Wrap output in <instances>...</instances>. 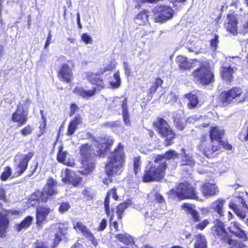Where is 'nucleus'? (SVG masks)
<instances>
[{
	"label": "nucleus",
	"instance_id": "f257e3e1",
	"mask_svg": "<svg viewBox=\"0 0 248 248\" xmlns=\"http://www.w3.org/2000/svg\"><path fill=\"white\" fill-rule=\"evenodd\" d=\"M108 159L106 165L107 175L110 177L120 174L125 162L124 147L121 144L119 143L117 148L111 153Z\"/></svg>",
	"mask_w": 248,
	"mask_h": 248
},
{
	"label": "nucleus",
	"instance_id": "f03ea898",
	"mask_svg": "<svg viewBox=\"0 0 248 248\" xmlns=\"http://www.w3.org/2000/svg\"><path fill=\"white\" fill-rule=\"evenodd\" d=\"M86 78L92 84L96 85L92 90H86L81 87H76L74 92L75 94L83 98H88L93 96L97 91H99L105 87V84L99 74L88 72L86 74Z\"/></svg>",
	"mask_w": 248,
	"mask_h": 248
},
{
	"label": "nucleus",
	"instance_id": "7ed1b4c3",
	"mask_svg": "<svg viewBox=\"0 0 248 248\" xmlns=\"http://www.w3.org/2000/svg\"><path fill=\"white\" fill-rule=\"evenodd\" d=\"M155 162L157 164L151 166L148 170L145 171L143 176L144 182L158 181L164 177L167 166L165 159L161 155H158L155 158Z\"/></svg>",
	"mask_w": 248,
	"mask_h": 248
},
{
	"label": "nucleus",
	"instance_id": "20e7f679",
	"mask_svg": "<svg viewBox=\"0 0 248 248\" xmlns=\"http://www.w3.org/2000/svg\"><path fill=\"white\" fill-rule=\"evenodd\" d=\"M194 79L203 85H207L212 82L214 75L211 71L209 64L202 63L199 68L194 70L192 73Z\"/></svg>",
	"mask_w": 248,
	"mask_h": 248
},
{
	"label": "nucleus",
	"instance_id": "39448f33",
	"mask_svg": "<svg viewBox=\"0 0 248 248\" xmlns=\"http://www.w3.org/2000/svg\"><path fill=\"white\" fill-rule=\"evenodd\" d=\"M156 128L157 131L163 137H166L165 144L169 146L172 143L171 140L174 139L175 134L167 122L164 119H159L154 123Z\"/></svg>",
	"mask_w": 248,
	"mask_h": 248
},
{
	"label": "nucleus",
	"instance_id": "423d86ee",
	"mask_svg": "<svg viewBox=\"0 0 248 248\" xmlns=\"http://www.w3.org/2000/svg\"><path fill=\"white\" fill-rule=\"evenodd\" d=\"M171 195H175L179 200L185 199H197V193L193 187L187 183L180 184L176 190L170 191Z\"/></svg>",
	"mask_w": 248,
	"mask_h": 248
},
{
	"label": "nucleus",
	"instance_id": "0eeeda50",
	"mask_svg": "<svg viewBox=\"0 0 248 248\" xmlns=\"http://www.w3.org/2000/svg\"><path fill=\"white\" fill-rule=\"evenodd\" d=\"M153 12L155 21L158 23L164 22L171 18L173 15V11L169 6H156Z\"/></svg>",
	"mask_w": 248,
	"mask_h": 248
},
{
	"label": "nucleus",
	"instance_id": "6e6552de",
	"mask_svg": "<svg viewBox=\"0 0 248 248\" xmlns=\"http://www.w3.org/2000/svg\"><path fill=\"white\" fill-rule=\"evenodd\" d=\"M57 182L51 178L47 180V182L43 188V202H46L50 196L57 193Z\"/></svg>",
	"mask_w": 248,
	"mask_h": 248
},
{
	"label": "nucleus",
	"instance_id": "1a4fd4ad",
	"mask_svg": "<svg viewBox=\"0 0 248 248\" xmlns=\"http://www.w3.org/2000/svg\"><path fill=\"white\" fill-rule=\"evenodd\" d=\"M11 120L13 123H17L21 126L25 124L28 120V113L25 111L22 106H18L16 111L13 114Z\"/></svg>",
	"mask_w": 248,
	"mask_h": 248
},
{
	"label": "nucleus",
	"instance_id": "9d476101",
	"mask_svg": "<svg viewBox=\"0 0 248 248\" xmlns=\"http://www.w3.org/2000/svg\"><path fill=\"white\" fill-rule=\"evenodd\" d=\"M242 93L240 88H234L230 90L223 93L220 95L221 101L223 103L229 104L234 99L239 96Z\"/></svg>",
	"mask_w": 248,
	"mask_h": 248
},
{
	"label": "nucleus",
	"instance_id": "9b49d317",
	"mask_svg": "<svg viewBox=\"0 0 248 248\" xmlns=\"http://www.w3.org/2000/svg\"><path fill=\"white\" fill-rule=\"evenodd\" d=\"M237 23L236 15L234 14L228 15L224 23L225 28L228 31L234 35L237 33Z\"/></svg>",
	"mask_w": 248,
	"mask_h": 248
},
{
	"label": "nucleus",
	"instance_id": "f8f14e48",
	"mask_svg": "<svg viewBox=\"0 0 248 248\" xmlns=\"http://www.w3.org/2000/svg\"><path fill=\"white\" fill-rule=\"evenodd\" d=\"M62 175L64 176L62 178L64 183L71 184L74 186H77L81 183V178L70 170L66 169Z\"/></svg>",
	"mask_w": 248,
	"mask_h": 248
},
{
	"label": "nucleus",
	"instance_id": "ddd939ff",
	"mask_svg": "<svg viewBox=\"0 0 248 248\" xmlns=\"http://www.w3.org/2000/svg\"><path fill=\"white\" fill-rule=\"evenodd\" d=\"M33 156L32 152H30L22 156V158L17 163L16 168V173L21 175L27 169L28 162Z\"/></svg>",
	"mask_w": 248,
	"mask_h": 248
},
{
	"label": "nucleus",
	"instance_id": "4468645a",
	"mask_svg": "<svg viewBox=\"0 0 248 248\" xmlns=\"http://www.w3.org/2000/svg\"><path fill=\"white\" fill-rule=\"evenodd\" d=\"M74 228L76 230L80 231L82 234L86 237L88 240L91 241V243L94 246L97 245V241L94 236L93 234L90 231L80 222H77L74 225Z\"/></svg>",
	"mask_w": 248,
	"mask_h": 248
},
{
	"label": "nucleus",
	"instance_id": "2eb2a0df",
	"mask_svg": "<svg viewBox=\"0 0 248 248\" xmlns=\"http://www.w3.org/2000/svg\"><path fill=\"white\" fill-rule=\"evenodd\" d=\"M113 142L112 139H101L95 141V145L97 147V153L98 155H104L105 153Z\"/></svg>",
	"mask_w": 248,
	"mask_h": 248
},
{
	"label": "nucleus",
	"instance_id": "dca6fc26",
	"mask_svg": "<svg viewBox=\"0 0 248 248\" xmlns=\"http://www.w3.org/2000/svg\"><path fill=\"white\" fill-rule=\"evenodd\" d=\"M176 62L180 69L185 70L193 68L199 64V62L196 60L187 61L186 58L182 56L177 57Z\"/></svg>",
	"mask_w": 248,
	"mask_h": 248
},
{
	"label": "nucleus",
	"instance_id": "f3484780",
	"mask_svg": "<svg viewBox=\"0 0 248 248\" xmlns=\"http://www.w3.org/2000/svg\"><path fill=\"white\" fill-rule=\"evenodd\" d=\"M67 155H69L67 152L63 151V146H60L57 156L58 161L68 166H74L75 165L74 160L67 157Z\"/></svg>",
	"mask_w": 248,
	"mask_h": 248
},
{
	"label": "nucleus",
	"instance_id": "a211bd4d",
	"mask_svg": "<svg viewBox=\"0 0 248 248\" xmlns=\"http://www.w3.org/2000/svg\"><path fill=\"white\" fill-rule=\"evenodd\" d=\"M212 232L214 235L217 236L222 239L227 235V232L224 229V223L219 220H217L216 224L212 229Z\"/></svg>",
	"mask_w": 248,
	"mask_h": 248
},
{
	"label": "nucleus",
	"instance_id": "6ab92c4d",
	"mask_svg": "<svg viewBox=\"0 0 248 248\" xmlns=\"http://www.w3.org/2000/svg\"><path fill=\"white\" fill-rule=\"evenodd\" d=\"M181 207L182 209L184 210L187 213L191 215L194 221L197 222L200 220L199 214L195 209V205L189 203H184L182 205Z\"/></svg>",
	"mask_w": 248,
	"mask_h": 248
},
{
	"label": "nucleus",
	"instance_id": "aec40b11",
	"mask_svg": "<svg viewBox=\"0 0 248 248\" xmlns=\"http://www.w3.org/2000/svg\"><path fill=\"white\" fill-rule=\"evenodd\" d=\"M50 209L46 207H39L36 210V220L39 225L42 224L43 221L46 219V217L50 213Z\"/></svg>",
	"mask_w": 248,
	"mask_h": 248
},
{
	"label": "nucleus",
	"instance_id": "412c9836",
	"mask_svg": "<svg viewBox=\"0 0 248 248\" xmlns=\"http://www.w3.org/2000/svg\"><path fill=\"white\" fill-rule=\"evenodd\" d=\"M59 75L61 78V80L67 83L70 82L72 78L71 70L67 64H64L62 66L60 71Z\"/></svg>",
	"mask_w": 248,
	"mask_h": 248
},
{
	"label": "nucleus",
	"instance_id": "4be33fe9",
	"mask_svg": "<svg viewBox=\"0 0 248 248\" xmlns=\"http://www.w3.org/2000/svg\"><path fill=\"white\" fill-rule=\"evenodd\" d=\"M81 164L83 169L82 172L84 174H89L94 169L93 158L81 159Z\"/></svg>",
	"mask_w": 248,
	"mask_h": 248
},
{
	"label": "nucleus",
	"instance_id": "5701e85b",
	"mask_svg": "<svg viewBox=\"0 0 248 248\" xmlns=\"http://www.w3.org/2000/svg\"><path fill=\"white\" fill-rule=\"evenodd\" d=\"M218 191L217 187L215 184L207 183L202 187V192L204 196H211Z\"/></svg>",
	"mask_w": 248,
	"mask_h": 248
},
{
	"label": "nucleus",
	"instance_id": "b1692460",
	"mask_svg": "<svg viewBox=\"0 0 248 248\" xmlns=\"http://www.w3.org/2000/svg\"><path fill=\"white\" fill-rule=\"evenodd\" d=\"M224 133V130L221 127L218 126L212 127L210 130V139L221 140Z\"/></svg>",
	"mask_w": 248,
	"mask_h": 248
},
{
	"label": "nucleus",
	"instance_id": "393cba45",
	"mask_svg": "<svg viewBox=\"0 0 248 248\" xmlns=\"http://www.w3.org/2000/svg\"><path fill=\"white\" fill-rule=\"evenodd\" d=\"M80 153L82 156L81 159L93 158L94 156V153H93L91 146L88 144H83L81 146Z\"/></svg>",
	"mask_w": 248,
	"mask_h": 248
},
{
	"label": "nucleus",
	"instance_id": "a878e982",
	"mask_svg": "<svg viewBox=\"0 0 248 248\" xmlns=\"http://www.w3.org/2000/svg\"><path fill=\"white\" fill-rule=\"evenodd\" d=\"M234 71L235 69L231 66H222L221 70V76L224 79L230 82L232 79V74Z\"/></svg>",
	"mask_w": 248,
	"mask_h": 248
},
{
	"label": "nucleus",
	"instance_id": "bb28decb",
	"mask_svg": "<svg viewBox=\"0 0 248 248\" xmlns=\"http://www.w3.org/2000/svg\"><path fill=\"white\" fill-rule=\"evenodd\" d=\"M115 237L121 242L125 245L133 246L135 241L133 237L127 233H120L116 235Z\"/></svg>",
	"mask_w": 248,
	"mask_h": 248
},
{
	"label": "nucleus",
	"instance_id": "cd10ccee",
	"mask_svg": "<svg viewBox=\"0 0 248 248\" xmlns=\"http://www.w3.org/2000/svg\"><path fill=\"white\" fill-rule=\"evenodd\" d=\"M149 13V12L144 10L138 14L135 18V23L139 25H143L147 23Z\"/></svg>",
	"mask_w": 248,
	"mask_h": 248
},
{
	"label": "nucleus",
	"instance_id": "c85d7f7f",
	"mask_svg": "<svg viewBox=\"0 0 248 248\" xmlns=\"http://www.w3.org/2000/svg\"><path fill=\"white\" fill-rule=\"evenodd\" d=\"M9 220L7 217L0 213V236L3 237L4 235Z\"/></svg>",
	"mask_w": 248,
	"mask_h": 248
},
{
	"label": "nucleus",
	"instance_id": "c756f323",
	"mask_svg": "<svg viewBox=\"0 0 248 248\" xmlns=\"http://www.w3.org/2000/svg\"><path fill=\"white\" fill-rule=\"evenodd\" d=\"M33 218L30 216L26 217L20 223L17 224L15 227L18 232L21 231L22 229H26L31 224Z\"/></svg>",
	"mask_w": 248,
	"mask_h": 248
},
{
	"label": "nucleus",
	"instance_id": "7c9ffc66",
	"mask_svg": "<svg viewBox=\"0 0 248 248\" xmlns=\"http://www.w3.org/2000/svg\"><path fill=\"white\" fill-rule=\"evenodd\" d=\"M211 149L206 150V153L208 155H212L213 153L221 149L223 144L221 140H211Z\"/></svg>",
	"mask_w": 248,
	"mask_h": 248
},
{
	"label": "nucleus",
	"instance_id": "2f4dec72",
	"mask_svg": "<svg viewBox=\"0 0 248 248\" xmlns=\"http://www.w3.org/2000/svg\"><path fill=\"white\" fill-rule=\"evenodd\" d=\"M81 122V118L76 117L69 124L68 127L67 134L69 136L72 135L77 128V125Z\"/></svg>",
	"mask_w": 248,
	"mask_h": 248
},
{
	"label": "nucleus",
	"instance_id": "473e14b6",
	"mask_svg": "<svg viewBox=\"0 0 248 248\" xmlns=\"http://www.w3.org/2000/svg\"><path fill=\"white\" fill-rule=\"evenodd\" d=\"M185 97L187 98L189 102L187 106L189 108H196L198 104L199 101L197 96L192 93H188L185 95Z\"/></svg>",
	"mask_w": 248,
	"mask_h": 248
},
{
	"label": "nucleus",
	"instance_id": "72a5a7b5",
	"mask_svg": "<svg viewBox=\"0 0 248 248\" xmlns=\"http://www.w3.org/2000/svg\"><path fill=\"white\" fill-rule=\"evenodd\" d=\"M194 248H207V242L204 235L198 234L196 236Z\"/></svg>",
	"mask_w": 248,
	"mask_h": 248
},
{
	"label": "nucleus",
	"instance_id": "f704fd0d",
	"mask_svg": "<svg viewBox=\"0 0 248 248\" xmlns=\"http://www.w3.org/2000/svg\"><path fill=\"white\" fill-rule=\"evenodd\" d=\"M225 201L222 199H218L214 202L212 204V207L215 210L220 216H223V211L222 207L225 202Z\"/></svg>",
	"mask_w": 248,
	"mask_h": 248
},
{
	"label": "nucleus",
	"instance_id": "c9c22d12",
	"mask_svg": "<svg viewBox=\"0 0 248 248\" xmlns=\"http://www.w3.org/2000/svg\"><path fill=\"white\" fill-rule=\"evenodd\" d=\"M195 161L191 156L187 155L185 152L182 155L181 163L182 165L193 166L195 164Z\"/></svg>",
	"mask_w": 248,
	"mask_h": 248
},
{
	"label": "nucleus",
	"instance_id": "e433bc0d",
	"mask_svg": "<svg viewBox=\"0 0 248 248\" xmlns=\"http://www.w3.org/2000/svg\"><path fill=\"white\" fill-rule=\"evenodd\" d=\"M41 200L43 202V193L40 191H37L32 193L30 197L28 204L31 205H34L35 203H32L31 202L33 201H38Z\"/></svg>",
	"mask_w": 248,
	"mask_h": 248
},
{
	"label": "nucleus",
	"instance_id": "4c0bfd02",
	"mask_svg": "<svg viewBox=\"0 0 248 248\" xmlns=\"http://www.w3.org/2000/svg\"><path fill=\"white\" fill-rule=\"evenodd\" d=\"M204 139H205V137H203L202 139L201 143L198 146V148L200 150H201L203 152V153L204 154V155L205 156H206L208 157H209L212 155H208L206 153V150H207L208 149H211V143L209 145H208V146H207L205 142Z\"/></svg>",
	"mask_w": 248,
	"mask_h": 248
},
{
	"label": "nucleus",
	"instance_id": "58836bf2",
	"mask_svg": "<svg viewBox=\"0 0 248 248\" xmlns=\"http://www.w3.org/2000/svg\"><path fill=\"white\" fill-rule=\"evenodd\" d=\"M129 205V204L127 202H123L117 206V214L119 219H122L123 212Z\"/></svg>",
	"mask_w": 248,
	"mask_h": 248
},
{
	"label": "nucleus",
	"instance_id": "ea45409f",
	"mask_svg": "<svg viewBox=\"0 0 248 248\" xmlns=\"http://www.w3.org/2000/svg\"><path fill=\"white\" fill-rule=\"evenodd\" d=\"M141 164L140 157L139 156L134 157L133 158V167L135 174L140 170Z\"/></svg>",
	"mask_w": 248,
	"mask_h": 248
},
{
	"label": "nucleus",
	"instance_id": "a19ab883",
	"mask_svg": "<svg viewBox=\"0 0 248 248\" xmlns=\"http://www.w3.org/2000/svg\"><path fill=\"white\" fill-rule=\"evenodd\" d=\"M67 227H68L67 223H65V224L60 223L59 224V229H60V230H62V231H61L60 235H59V234H58V233L55 234V241H60V240H61V237L62 236L61 234H64L66 233V230H67Z\"/></svg>",
	"mask_w": 248,
	"mask_h": 248
},
{
	"label": "nucleus",
	"instance_id": "79ce46f5",
	"mask_svg": "<svg viewBox=\"0 0 248 248\" xmlns=\"http://www.w3.org/2000/svg\"><path fill=\"white\" fill-rule=\"evenodd\" d=\"M163 83V80L159 78H156L155 83L153 84L152 86L150 89L149 93L150 94L155 93L157 90V88L159 86H161Z\"/></svg>",
	"mask_w": 248,
	"mask_h": 248
},
{
	"label": "nucleus",
	"instance_id": "37998d69",
	"mask_svg": "<svg viewBox=\"0 0 248 248\" xmlns=\"http://www.w3.org/2000/svg\"><path fill=\"white\" fill-rule=\"evenodd\" d=\"M12 170L10 167H6L0 176V179L2 181H6L11 175Z\"/></svg>",
	"mask_w": 248,
	"mask_h": 248
},
{
	"label": "nucleus",
	"instance_id": "c03bdc74",
	"mask_svg": "<svg viewBox=\"0 0 248 248\" xmlns=\"http://www.w3.org/2000/svg\"><path fill=\"white\" fill-rule=\"evenodd\" d=\"M233 234L244 241L248 240V233L241 229L236 232H234Z\"/></svg>",
	"mask_w": 248,
	"mask_h": 248
},
{
	"label": "nucleus",
	"instance_id": "a18cd8bd",
	"mask_svg": "<svg viewBox=\"0 0 248 248\" xmlns=\"http://www.w3.org/2000/svg\"><path fill=\"white\" fill-rule=\"evenodd\" d=\"M114 80L110 82V85L113 88H118L121 83V79L119 72L116 73L114 75Z\"/></svg>",
	"mask_w": 248,
	"mask_h": 248
},
{
	"label": "nucleus",
	"instance_id": "49530a36",
	"mask_svg": "<svg viewBox=\"0 0 248 248\" xmlns=\"http://www.w3.org/2000/svg\"><path fill=\"white\" fill-rule=\"evenodd\" d=\"M227 242L229 245L232 246V248H247L246 246L243 244L237 242L230 238H228Z\"/></svg>",
	"mask_w": 248,
	"mask_h": 248
},
{
	"label": "nucleus",
	"instance_id": "de8ad7c7",
	"mask_svg": "<svg viewBox=\"0 0 248 248\" xmlns=\"http://www.w3.org/2000/svg\"><path fill=\"white\" fill-rule=\"evenodd\" d=\"M166 161V159H173L178 156V154L174 150H170L167 152L164 155H161Z\"/></svg>",
	"mask_w": 248,
	"mask_h": 248
},
{
	"label": "nucleus",
	"instance_id": "09e8293b",
	"mask_svg": "<svg viewBox=\"0 0 248 248\" xmlns=\"http://www.w3.org/2000/svg\"><path fill=\"white\" fill-rule=\"evenodd\" d=\"M240 224L237 222L233 221L231 223L228 229L231 233L234 234V232H236L240 229Z\"/></svg>",
	"mask_w": 248,
	"mask_h": 248
},
{
	"label": "nucleus",
	"instance_id": "8fccbe9b",
	"mask_svg": "<svg viewBox=\"0 0 248 248\" xmlns=\"http://www.w3.org/2000/svg\"><path fill=\"white\" fill-rule=\"evenodd\" d=\"M174 118V124L175 126L179 130H182L185 128V124L183 123L182 121H181L180 119H177L174 116H173Z\"/></svg>",
	"mask_w": 248,
	"mask_h": 248
},
{
	"label": "nucleus",
	"instance_id": "3c124183",
	"mask_svg": "<svg viewBox=\"0 0 248 248\" xmlns=\"http://www.w3.org/2000/svg\"><path fill=\"white\" fill-rule=\"evenodd\" d=\"M70 208V205L68 202H62L59 208V211L61 213H64L68 211Z\"/></svg>",
	"mask_w": 248,
	"mask_h": 248
},
{
	"label": "nucleus",
	"instance_id": "603ef678",
	"mask_svg": "<svg viewBox=\"0 0 248 248\" xmlns=\"http://www.w3.org/2000/svg\"><path fill=\"white\" fill-rule=\"evenodd\" d=\"M33 128L29 125L24 127L21 131V133L23 136H26L31 134L32 133Z\"/></svg>",
	"mask_w": 248,
	"mask_h": 248
},
{
	"label": "nucleus",
	"instance_id": "864d4df0",
	"mask_svg": "<svg viewBox=\"0 0 248 248\" xmlns=\"http://www.w3.org/2000/svg\"><path fill=\"white\" fill-rule=\"evenodd\" d=\"M127 99L126 98H125L124 99L123 101V102L122 104L123 114H128V106H127Z\"/></svg>",
	"mask_w": 248,
	"mask_h": 248
},
{
	"label": "nucleus",
	"instance_id": "5fc2aeb1",
	"mask_svg": "<svg viewBox=\"0 0 248 248\" xmlns=\"http://www.w3.org/2000/svg\"><path fill=\"white\" fill-rule=\"evenodd\" d=\"M81 39L86 44H91L92 42L91 37L87 33H83L81 36Z\"/></svg>",
	"mask_w": 248,
	"mask_h": 248
},
{
	"label": "nucleus",
	"instance_id": "6e6d98bb",
	"mask_svg": "<svg viewBox=\"0 0 248 248\" xmlns=\"http://www.w3.org/2000/svg\"><path fill=\"white\" fill-rule=\"evenodd\" d=\"M110 197H108V196L107 195L105 200V201H104V206H105V211H106V214H107L108 216H109V214H110V210H109V198Z\"/></svg>",
	"mask_w": 248,
	"mask_h": 248
},
{
	"label": "nucleus",
	"instance_id": "4d7b16f0",
	"mask_svg": "<svg viewBox=\"0 0 248 248\" xmlns=\"http://www.w3.org/2000/svg\"><path fill=\"white\" fill-rule=\"evenodd\" d=\"M116 64V62L115 61H111L110 62V65L107 68H104L103 70H100V73L101 74H103L108 70H111L113 69L115 67Z\"/></svg>",
	"mask_w": 248,
	"mask_h": 248
},
{
	"label": "nucleus",
	"instance_id": "13d9d810",
	"mask_svg": "<svg viewBox=\"0 0 248 248\" xmlns=\"http://www.w3.org/2000/svg\"><path fill=\"white\" fill-rule=\"evenodd\" d=\"M235 213L237 216L242 220L244 219L246 217V214L245 211H243L242 209H238Z\"/></svg>",
	"mask_w": 248,
	"mask_h": 248
},
{
	"label": "nucleus",
	"instance_id": "bf43d9fd",
	"mask_svg": "<svg viewBox=\"0 0 248 248\" xmlns=\"http://www.w3.org/2000/svg\"><path fill=\"white\" fill-rule=\"evenodd\" d=\"M240 33L245 34L248 32V23L246 22L240 28L239 30Z\"/></svg>",
	"mask_w": 248,
	"mask_h": 248
},
{
	"label": "nucleus",
	"instance_id": "052dcab7",
	"mask_svg": "<svg viewBox=\"0 0 248 248\" xmlns=\"http://www.w3.org/2000/svg\"><path fill=\"white\" fill-rule=\"evenodd\" d=\"M107 195L109 197H112L115 200H117V199H118V196L116 194V190L114 188H113V189L110 190L108 192Z\"/></svg>",
	"mask_w": 248,
	"mask_h": 248
},
{
	"label": "nucleus",
	"instance_id": "680f3d73",
	"mask_svg": "<svg viewBox=\"0 0 248 248\" xmlns=\"http://www.w3.org/2000/svg\"><path fill=\"white\" fill-rule=\"evenodd\" d=\"M0 200L7 201L5 190L2 187H0Z\"/></svg>",
	"mask_w": 248,
	"mask_h": 248
},
{
	"label": "nucleus",
	"instance_id": "e2e57ef3",
	"mask_svg": "<svg viewBox=\"0 0 248 248\" xmlns=\"http://www.w3.org/2000/svg\"><path fill=\"white\" fill-rule=\"evenodd\" d=\"M218 36L216 35L215 38L211 40L210 45L211 46L214 48V50L216 49L217 41Z\"/></svg>",
	"mask_w": 248,
	"mask_h": 248
},
{
	"label": "nucleus",
	"instance_id": "0e129e2a",
	"mask_svg": "<svg viewBox=\"0 0 248 248\" xmlns=\"http://www.w3.org/2000/svg\"><path fill=\"white\" fill-rule=\"evenodd\" d=\"M208 224V221L206 220H205L203 221L201 223L198 224L196 226V228L197 229L202 230L206 227V226Z\"/></svg>",
	"mask_w": 248,
	"mask_h": 248
},
{
	"label": "nucleus",
	"instance_id": "69168bd1",
	"mask_svg": "<svg viewBox=\"0 0 248 248\" xmlns=\"http://www.w3.org/2000/svg\"><path fill=\"white\" fill-rule=\"evenodd\" d=\"M78 109V107H77V106L75 104H72L71 107H70V112H69V115L72 116H73L75 112L77 110V109Z\"/></svg>",
	"mask_w": 248,
	"mask_h": 248
},
{
	"label": "nucleus",
	"instance_id": "338daca9",
	"mask_svg": "<svg viewBox=\"0 0 248 248\" xmlns=\"http://www.w3.org/2000/svg\"><path fill=\"white\" fill-rule=\"evenodd\" d=\"M107 226V221L105 219H103L100 224L99 230L100 231L104 230Z\"/></svg>",
	"mask_w": 248,
	"mask_h": 248
},
{
	"label": "nucleus",
	"instance_id": "774afa93",
	"mask_svg": "<svg viewBox=\"0 0 248 248\" xmlns=\"http://www.w3.org/2000/svg\"><path fill=\"white\" fill-rule=\"evenodd\" d=\"M124 67V69L125 74L127 76H129L130 74V68L129 67L128 64L126 62H124L123 63Z\"/></svg>",
	"mask_w": 248,
	"mask_h": 248
}]
</instances>
